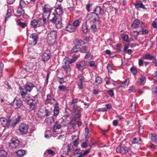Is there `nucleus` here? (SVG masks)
I'll use <instances>...</instances> for the list:
<instances>
[{
    "instance_id": "1",
    "label": "nucleus",
    "mask_w": 157,
    "mask_h": 157,
    "mask_svg": "<svg viewBox=\"0 0 157 157\" xmlns=\"http://www.w3.org/2000/svg\"><path fill=\"white\" fill-rule=\"evenodd\" d=\"M43 18H40V21H41L42 24H44L48 20L55 22L56 19V16L54 13H51V12H44L43 15Z\"/></svg>"
},
{
    "instance_id": "34",
    "label": "nucleus",
    "mask_w": 157,
    "mask_h": 157,
    "mask_svg": "<svg viewBox=\"0 0 157 157\" xmlns=\"http://www.w3.org/2000/svg\"><path fill=\"white\" fill-rule=\"evenodd\" d=\"M7 155V152L3 150L0 151V156L1 157H6Z\"/></svg>"
},
{
    "instance_id": "19",
    "label": "nucleus",
    "mask_w": 157,
    "mask_h": 157,
    "mask_svg": "<svg viewBox=\"0 0 157 157\" xmlns=\"http://www.w3.org/2000/svg\"><path fill=\"white\" fill-rule=\"evenodd\" d=\"M67 59V57H65V59L64 60V61L65 62L63 66V68L64 69V71L66 72H67L70 68V66L69 65V62L66 61V59Z\"/></svg>"
},
{
    "instance_id": "15",
    "label": "nucleus",
    "mask_w": 157,
    "mask_h": 157,
    "mask_svg": "<svg viewBox=\"0 0 157 157\" xmlns=\"http://www.w3.org/2000/svg\"><path fill=\"white\" fill-rule=\"evenodd\" d=\"M30 38L32 39V41H33L32 43L31 44L33 45H35L38 41V35L35 33L32 34L30 36Z\"/></svg>"
},
{
    "instance_id": "63",
    "label": "nucleus",
    "mask_w": 157,
    "mask_h": 157,
    "mask_svg": "<svg viewBox=\"0 0 157 157\" xmlns=\"http://www.w3.org/2000/svg\"><path fill=\"white\" fill-rule=\"evenodd\" d=\"M105 80L107 84H108L110 82V79L108 77H106L105 78Z\"/></svg>"
},
{
    "instance_id": "59",
    "label": "nucleus",
    "mask_w": 157,
    "mask_h": 157,
    "mask_svg": "<svg viewBox=\"0 0 157 157\" xmlns=\"http://www.w3.org/2000/svg\"><path fill=\"white\" fill-rule=\"evenodd\" d=\"M108 94L110 96H113L114 95L113 91L112 90H110L107 91Z\"/></svg>"
},
{
    "instance_id": "23",
    "label": "nucleus",
    "mask_w": 157,
    "mask_h": 157,
    "mask_svg": "<svg viewBox=\"0 0 157 157\" xmlns=\"http://www.w3.org/2000/svg\"><path fill=\"white\" fill-rule=\"evenodd\" d=\"M52 10V7L48 4L45 5L43 8L44 12H51Z\"/></svg>"
},
{
    "instance_id": "18",
    "label": "nucleus",
    "mask_w": 157,
    "mask_h": 157,
    "mask_svg": "<svg viewBox=\"0 0 157 157\" xmlns=\"http://www.w3.org/2000/svg\"><path fill=\"white\" fill-rule=\"evenodd\" d=\"M0 122L1 125L3 127L7 126L8 127V120L4 117L0 118Z\"/></svg>"
},
{
    "instance_id": "33",
    "label": "nucleus",
    "mask_w": 157,
    "mask_h": 157,
    "mask_svg": "<svg viewBox=\"0 0 157 157\" xmlns=\"http://www.w3.org/2000/svg\"><path fill=\"white\" fill-rule=\"evenodd\" d=\"M61 127V125L59 124L58 123L56 122L54 126V130L55 132H56V130L60 129Z\"/></svg>"
},
{
    "instance_id": "40",
    "label": "nucleus",
    "mask_w": 157,
    "mask_h": 157,
    "mask_svg": "<svg viewBox=\"0 0 157 157\" xmlns=\"http://www.w3.org/2000/svg\"><path fill=\"white\" fill-rule=\"evenodd\" d=\"M101 82L102 79L100 77L98 76L96 78L95 82L97 84L101 83Z\"/></svg>"
},
{
    "instance_id": "62",
    "label": "nucleus",
    "mask_w": 157,
    "mask_h": 157,
    "mask_svg": "<svg viewBox=\"0 0 157 157\" xmlns=\"http://www.w3.org/2000/svg\"><path fill=\"white\" fill-rule=\"evenodd\" d=\"M142 34L143 35H146L148 33V31L147 29H143L142 31Z\"/></svg>"
},
{
    "instance_id": "43",
    "label": "nucleus",
    "mask_w": 157,
    "mask_h": 157,
    "mask_svg": "<svg viewBox=\"0 0 157 157\" xmlns=\"http://www.w3.org/2000/svg\"><path fill=\"white\" fill-rule=\"evenodd\" d=\"M132 36L135 38L137 37L139 35V32L137 31H133L131 33Z\"/></svg>"
},
{
    "instance_id": "14",
    "label": "nucleus",
    "mask_w": 157,
    "mask_h": 157,
    "mask_svg": "<svg viewBox=\"0 0 157 157\" xmlns=\"http://www.w3.org/2000/svg\"><path fill=\"white\" fill-rule=\"evenodd\" d=\"M51 57L50 52L48 50L45 51L42 56V60L44 61H46L49 60Z\"/></svg>"
},
{
    "instance_id": "41",
    "label": "nucleus",
    "mask_w": 157,
    "mask_h": 157,
    "mask_svg": "<svg viewBox=\"0 0 157 157\" xmlns=\"http://www.w3.org/2000/svg\"><path fill=\"white\" fill-rule=\"evenodd\" d=\"M140 139L139 138H134L132 140V142L133 144H136L138 143L139 141H140Z\"/></svg>"
},
{
    "instance_id": "32",
    "label": "nucleus",
    "mask_w": 157,
    "mask_h": 157,
    "mask_svg": "<svg viewBox=\"0 0 157 157\" xmlns=\"http://www.w3.org/2000/svg\"><path fill=\"white\" fill-rule=\"evenodd\" d=\"M22 97L23 100L24 101L28 102L29 103L30 102V101L33 98H31L28 96H26V95L24 96H22Z\"/></svg>"
},
{
    "instance_id": "57",
    "label": "nucleus",
    "mask_w": 157,
    "mask_h": 157,
    "mask_svg": "<svg viewBox=\"0 0 157 157\" xmlns=\"http://www.w3.org/2000/svg\"><path fill=\"white\" fill-rule=\"evenodd\" d=\"M129 82V79L128 78H127L124 82H123V84L125 86H128Z\"/></svg>"
},
{
    "instance_id": "25",
    "label": "nucleus",
    "mask_w": 157,
    "mask_h": 157,
    "mask_svg": "<svg viewBox=\"0 0 157 157\" xmlns=\"http://www.w3.org/2000/svg\"><path fill=\"white\" fill-rule=\"evenodd\" d=\"M56 12L57 14L59 15H60L63 14V11L62 7L61 5L56 7Z\"/></svg>"
},
{
    "instance_id": "53",
    "label": "nucleus",
    "mask_w": 157,
    "mask_h": 157,
    "mask_svg": "<svg viewBox=\"0 0 157 157\" xmlns=\"http://www.w3.org/2000/svg\"><path fill=\"white\" fill-rule=\"evenodd\" d=\"M47 152L48 154L53 155H55V152L51 150H47Z\"/></svg>"
},
{
    "instance_id": "2",
    "label": "nucleus",
    "mask_w": 157,
    "mask_h": 157,
    "mask_svg": "<svg viewBox=\"0 0 157 157\" xmlns=\"http://www.w3.org/2000/svg\"><path fill=\"white\" fill-rule=\"evenodd\" d=\"M57 36V32L56 30H52L48 33L46 39L49 45L53 44L55 42Z\"/></svg>"
},
{
    "instance_id": "60",
    "label": "nucleus",
    "mask_w": 157,
    "mask_h": 157,
    "mask_svg": "<svg viewBox=\"0 0 157 157\" xmlns=\"http://www.w3.org/2000/svg\"><path fill=\"white\" fill-rule=\"evenodd\" d=\"M107 69L109 71V72L111 73H112V72L111 71V70H112V67L110 64H109L107 65Z\"/></svg>"
},
{
    "instance_id": "21",
    "label": "nucleus",
    "mask_w": 157,
    "mask_h": 157,
    "mask_svg": "<svg viewBox=\"0 0 157 157\" xmlns=\"http://www.w3.org/2000/svg\"><path fill=\"white\" fill-rule=\"evenodd\" d=\"M140 23V21L138 19H136L135 20L131 25L132 29H133L138 27Z\"/></svg>"
},
{
    "instance_id": "13",
    "label": "nucleus",
    "mask_w": 157,
    "mask_h": 157,
    "mask_svg": "<svg viewBox=\"0 0 157 157\" xmlns=\"http://www.w3.org/2000/svg\"><path fill=\"white\" fill-rule=\"evenodd\" d=\"M44 24H42L41 21H40V19L38 20L35 19L31 21L30 23L31 27L34 28Z\"/></svg>"
},
{
    "instance_id": "58",
    "label": "nucleus",
    "mask_w": 157,
    "mask_h": 157,
    "mask_svg": "<svg viewBox=\"0 0 157 157\" xmlns=\"http://www.w3.org/2000/svg\"><path fill=\"white\" fill-rule=\"evenodd\" d=\"M139 129V133L140 134H142L144 132V128L143 126L140 125Z\"/></svg>"
},
{
    "instance_id": "54",
    "label": "nucleus",
    "mask_w": 157,
    "mask_h": 157,
    "mask_svg": "<svg viewBox=\"0 0 157 157\" xmlns=\"http://www.w3.org/2000/svg\"><path fill=\"white\" fill-rule=\"evenodd\" d=\"M20 4L21 7H24L25 5V3L24 0H21L20 2Z\"/></svg>"
},
{
    "instance_id": "3",
    "label": "nucleus",
    "mask_w": 157,
    "mask_h": 157,
    "mask_svg": "<svg viewBox=\"0 0 157 157\" xmlns=\"http://www.w3.org/2000/svg\"><path fill=\"white\" fill-rule=\"evenodd\" d=\"M34 87L33 85L31 83H29L26 84L25 86H20V94L21 96L26 95L28 92H30Z\"/></svg>"
},
{
    "instance_id": "46",
    "label": "nucleus",
    "mask_w": 157,
    "mask_h": 157,
    "mask_svg": "<svg viewBox=\"0 0 157 157\" xmlns=\"http://www.w3.org/2000/svg\"><path fill=\"white\" fill-rule=\"evenodd\" d=\"M79 144V139L78 138L76 139L73 142V145L75 147H78Z\"/></svg>"
},
{
    "instance_id": "7",
    "label": "nucleus",
    "mask_w": 157,
    "mask_h": 157,
    "mask_svg": "<svg viewBox=\"0 0 157 157\" xmlns=\"http://www.w3.org/2000/svg\"><path fill=\"white\" fill-rule=\"evenodd\" d=\"M20 118V117L18 116L17 117L12 118L11 119H8V127H9L10 126L14 127L18 122Z\"/></svg>"
},
{
    "instance_id": "24",
    "label": "nucleus",
    "mask_w": 157,
    "mask_h": 157,
    "mask_svg": "<svg viewBox=\"0 0 157 157\" xmlns=\"http://www.w3.org/2000/svg\"><path fill=\"white\" fill-rule=\"evenodd\" d=\"M135 6L137 9L142 8L143 9L146 10L147 9L144 7V5L143 4L142 2L139 1L136 2L135 5Z\"/></svg>"
},
{
    "instance_id": "56",
    "label": "nucleus",
    "mask_w": 157,
    "mask_h": 157,
    "mask_svg": "<svg viewBox=\"0 0 157 157\" xmlns=\"http://www.w3.org/2000/svg\"><path fill=\"white\" fill-rule=\"evenodd\" d=\"M157 92L156 87L155 86H153L152 87V92L153 93H155Z\"/></svg>"
},
{
    "instance_id": "6",
    "label": "nucleus",
    "mask_w": 157,
    "mask_h": 157,
    "mask_svg": "<svg viewBox=\"0 0 157 157\" xmlns=\"http://www.w3.org/2000/svg\"><path fill=\"white\" fill-rule=\"evenodd\" d=\"M11 104L12 105L14 108L18 109L21 107L22 105V101L19 98L16 97Z\"/></svg>"
},
{
    "instance_id": "51",
    "label": "nucleus",
    "mask_w": 157,
    "mask_h": 157,
    "mask_svg": "<svg viewBox=\"0 0 157 157\" xmlns=\"http://www.w3.org/2000/svg\"><path fill=\"white\" fill-rule=\"evenodd\" d=\"M77 121H76L75 120L73 119L69 123L71 125H72V126H73L77 124Z\"/></svg>"
},
{
    "instance_id": "28",
    "label": "nucleus",
    "mask_w": 157,
    "mask_h": 157,
    "mask_svg": "<svg viewBox=\"0 0 157 157\" xmlns=\"http://www.w3.org/2000/svg\"><path fill=\"white\" fill-rule=\"evenodd\" d=\"M82 29L84 33L86 34L88 33V29L86 23H84L83 24Z\"/></svg>"
},
{
    "instance_id": "16",
    "label": "nucleus",
    "mask_w": 157,
    "mask_h": 157,
    "mask_svg": "<svg viewBox=\"0 0 157 157\" xmlns=\"http://www.w3.org/2000/svg\"><path fill=\"white\" fill-rule=\"evenodd\" d=\"M66 29L67 31L69 33H72L75 31L76 29L73 24L69 23L67 24L66 26Z\"/></svg>"
},
{
    "instance_id": "35",
    "label": "nucleus",
    "mask_w": 157,
    "mask_h": 157,
    "mask_svg": "<svg viewBox=\"0 0 157 157\" xmlns=\"http://www.w3.org/2000/svg\"><path fill=\"white\" fill-rule=\"evenodd\" d=\"M151 140L153 142H155L157 141V136L154 133L151 134Z\"/></svg>"
},
{
    "instance_id": "22",
    "label": "nucleus",
    "mask_w": 157,
    "mask_h": 157,
    "mask_svg": "<svg viewBox=\"0 0 157 157\" xmlns=\"http://www.w3.org/2000/svg\"><path fill=\"white\" fill-rule=\"evenodd\" d=\"M138 83L140 85H143L145 82V78L143 75H141L139 78Z\"/></svg>"
},
{
    "instance_id": "52",
    "label": "nucleus",
    "mask_w": 157,
    "mask_h": 157,
    "mask_svg": "<svg viewBox=\"0 0 157 157\" xmlns=\"http://www.w3.org/2000/svg\"><path fill=\"white\" fill-rule=\"evenodd\" d=\"M90 29L91 31L95 32L96 30V27L94 24L92 25L90 27Z\"/></svg>"
},
{
    "instance_id": "39",
    "label": "nucleus",
    "mask_w": 157,
    "mask_h": 157,
    "mask_svg": "<svg viewBox=\"0 0 157 157\" xmlns=\"http://www.w3.org/2000/svg\"><path fill=\"white\" fill-rule=\"evenodd\" d=\"M58 90L60 91H64L67 90V88L65 86L61 85L58 87Z\"/></svg>"
},
{
    "instance_id": "4",
    "label": "nucleus",
    "mask_w": 157,
    "mask_h": 157,
    "mask_svg": "<svg viewBox=\"0 0 157 157\" xmlns=\"http://www.w3.org/2000/svg\"><path fill=\"white\" fill-rule=\"evenodd\" d=\"M87 19L90 21V23H94L98 21L99 16L94 13H91L88 14L87 16Z\"/></svg>"
},
{
    "instance_id": "50",
    "label": "nucleus",
    "mask_w": 157,
    "mask_h": 157,
    "mask_svg": "<svg viewBox=\"0 0 157 157\" xmlns=\"http://www.w3.org/2000/svg\"><path fill=\"white\" fill-rule=\"evenodd\" d=\"M78 77L79 79L80 83H82L84 81V78L83 76L81 74H79L78 76Z\"/></svg>"
},
{
    "instance_id": "29",
    "label": "nucleus",
    "mask_w": 157,
    "mask_h": 157,
    "mask_svg": "<svg viewBox=\"0 0 157 157\" xmlns=\"http://www.w3.org/2000/svg\"><path fill=\"white\" fill-rule=\"evenodd\" d=\"M101 8L98 6H97L94 10V13H95L96 15H97L98 16L101 13Z\"/></svg>"
},
{
    "instance_id": "37",
    "label": "nucleus",
    "mask_w": 157,
    "mask_h": 157,
    "mask_svg": "<svg viewBox=\"0 0 157 157\" xmlns=\"http://www.w3.org/2000/svg\"><path fill=\"white\" fill-rule=\"evenodd\" d=\"M67 153L66 154V155H68V153L69 152L73 150V146L71 145H68L67 147Z\"/></svg>"
},
{
    "instance_id": "42",
    "label": "nucleus",
    "mask_w": 157,
    "mask_h": 157,
    "mask_svg": "<svg viewBox=\"0 0 157 157\" xmlns=\"http://www.w3.org/2000/svg\"><path fill=\"white\" fill-rule=\"evenodd\" d=\"M122 39L123 40L126 42L129 41L128 36L127 35L125 34L122 36Z\"/></svg>"
},
{
    "instance_id": "49",
    "label": "nucleus",
    "mask_w": 157,
    "mask_h": 157,
    "mask_svg": "<svg viewBox=\"0 0 157 157\" xmlns=\"http://www.w3.org/2000/svg\"><path fill=\"white\" fill-rule=\"evenodd\" d=\"M3 68V64L2 63H0V77L2 76V74Z\"/></svg>"
},
{
    "instance_id": "44",
    "label": "nucleus",
    "mask_w": 157,
    "mask_h": 157,
    "mask_svg": "<svg viewBox=\"0 0 157 157\" xmlns=\"http://www.w3.org/2000/svg\"><path fill=\"white\" fill-rule=\"evenodd\" d=\"M144 58L140 59L138 60V64L139 66H142L144 65Z\"/></svg>"
},
{
    "instance_id": "45",
    "label": "nucleus",
    "mask_w": 157,
    "mask_h": 157,
    "mask_svg": "<svg viewBox=\"0 0 157 157\" xmlns=\"http://www.w3.org/2000/svg\"><path fill=\"white\" fill-rule=\"evenodd\" d=\"M130 71L134 75H136L137 73L136 68L134 67H132L131 68Z\"/></svg>"
},
{
    "instance_id": "26",
    "label": "nucleus",
    "mask_w": 157,
    "mask_h": 157,
    "mask_svg": "<svg viewBox=\"0 0 157 157\" xmlns=\"http://www.w3.org/2000/svg\"><path fill=\"white\" fill-rule=\"evenodd\" d=\"M15 153L19 157H22L25 154V151L23 150H21L15 152Z\"/></svg>"
},
{
    "instance_id": "38",
    "label": "nucleus",
    "mask_w": 157,
    "mask_h": 157,
    "mask_svg": "<svg viewBox=\"0 0 157 157\" xmlns=\"http://www.w3.org/2000/svg\"><path fill=\"white\" fill-rule=\"evenodd\" d=\"M52 136V132L50 130L47 131L45 134V137L46 138H48V137H51Z\"/></svg>"
},
{
    "instance_id": "12",
    "label": "nucleus",
    "mask_w": 157,
    "mask_h": 157,
    "mask_svg": "<svg viewBox=\"0 0 157 157\" xmlns=\"http://www.w3.org/2000/svg\"><path fill=\"white\" fill-rule=\"evenodd\" d=\"M51 103H55V105L54 113L55 116H57L59 114V104L54 99H52L51 100Z\"/></svg>"
},
{
    "instance_id": "8",
    "label": "nucleus",
    "mask_w": 157,
    "mask_h": 157,
    "mask_svg": "<svg viewBox=\"0 0 157 157\" xmlns=\"http://www.w3.org/2000/svg\"><path fill=\"white\" fill-rule=\"evenodd\" d=\"M18 130L21 134H25L28 132V126L25 124L22 123L19 125Z\"/></svg>"
},
{
    "instance_id": "61",
    "label": "nucleus",
    "mask_w": 157,
    "mask_h": 157,
    "mask_svg": "<svg viewBox=\"0 0 157 157\" xmlns=\"http://www.w3.org/2000/svg\"><path fill=\"white\" fill-rule=\"evenodd\" d=\"M89 64L90 67H93L95 66V63L93 61H91L89 62Z\"/></svg>"
},
{
    "instance_id": "30",
    "label": "nucleus",
    "mask_w": 157,
    "mask_h": 157,
    "mask_svg": "<svg viewBox=\"0 0 157 157\" xmlns=\"http://www.w3.org/2000/svg\"><path fill=\"white\" fill-rule=\"evenodd\" d=\"M11 15V10L10 9H8L5 18V21H6L8 20V18H9Z\"/></svg>"
},
{
    "instance_id": "27",
    "label": "nucleus",
    "mask_w": 157,
    "mask_h": 157,
    "mask_svg": "<svg viewBox=\"0 0 157 157\" xmlns=\"http://www.w3.org/2000/svg\"><path fill=\"white\" fill-rule=\"evenodd\" d=\"M61 122L63 125L64 126L67 125L69 123V122L64 116H63V119L61 120Z\"/></svg>"
},
{
    "instance_id": "47",
    "label": "nucleus",
    "mask_w": 157,
    "mask_h": 157,
    "mask_svg": "<svg viewBox=\"0 0 157 157\" xmlns=\"http://www.w3.org/2000/svg\"><path fill=\"white\" fill-rule=\"evenodd\" d=\"M75 26V28L76 29V27L78 26L79 25V22L78 21L76 20L74 21L73 24H72Z\"/></svg>"
},
{
    "instance_id": "9",
    "label": "nucleus",
    "mask_w": 157,
    "mask_h": 157,
    "mask_svg": "<svg viewBox=\"0 0 157 157\" xmlns=\"http://www.w3.org/2000/svg\"><path fill=\"white\" fill-rule=\"evenodd\" d=\"M19 141L15 138H12L11 140V142L9 143L10 147L12 148H16L19 145Z\"/></svg>"
},
{
    "instance_id": "10",
    "label": "nucleus",
    "mask_w": 157,
    "mask_h": 157,
    "mask_svg": "<svg viewBox=\"0 0 157 157\" xmlns=\"http://www.w3.org/2000/svg\"><path fill=\"white\" fill-rule=\"evenodd\" d=\"M38 102V101L37 99L34 97L30 101L29 103L30 104V109L31 110L34 109L36 106L37 103Z\"/></svg>"
},
{
    "instance_id": "20",
    "label": "nucleus",
    "mask_w": 157,
    "mask_h": 157,
    "mask_svg": "<svg viewBox=\"0 0 157 157\" xmlns=\"http://www.w3.org/2000/svg\"><path fill=\"white\" fill-rule=\"evenodd\" d=\"M77 68L79 70H82L85 66V61H82L76 64Z\"/></svg>"
},
{
    "instance_id": "31",
    "label": "nucleus",
    "mask_w": 157,
    "mask_h": 157,
    "mask_svg": "<svg viewBox=\"0 0 157 157\" xmlns=\"http://www.w3.org/2000/svg\"><path fill=\"white\" fill-rule=\"evenodd\" d=\"M80 45L79 44H77L74 46L72 49V51L74 52H77L80 50Z\"/></svg>"
},
{
    "instance_id": "11",
    "label": "nucleus",
    "mask_w": 157,
    "mask_h": 157,
    "mask_svg": "<svg viewBox=\"0 0 157 157\" xmlns=\"http://www.w3.org/2000/svg\"><path fill=\"white\" fill-rule=\"evenodd\" d=\"M15 15L17 17H20L22 15L23 17L26 19L28 18V16L24 13V10L20 7L18 8Z\"/></svg>"
},
{
    "instance_id": "17",
    "label": "nucleus",
    "mask_w": 157,
    "mask_h": 157,
    "mask_svg": "<svg viewBox=\"0 0 157 157\" xmlns=\"http://www.w3.org/2000/svg\"><path fill=\"white\" fill-rule=\"evenodd\" d=\"M54 23H55L56 27L57 29H60L63 27V24L61 20L60 19H58L57 17L56 20Z\"/></svg>"
},
{
    "instance_id": "48",
    "label": "nucleus",
    "mask_w": 157,
    "mask_h": 157,
    "mask_svg": "<svg viewBox=\"0 0 157 157\" xmlns=\"http://www.w3.org/2000/svg\"><path fill=\"white\" fill-rule=\"evenodd\" d=\"M17 24L18 25L24 28L25 27V24L24 23H22L19 21H17Z\"/></svg>"
},
{
    "instance_id": "64",
    "label": "nucleus",
    "mask_w": 157,
    "mask_h": 157,
    "mask_svg": "<svg viewBox=\"0 0 157 157\" xmlns=\"http://www.w3.org/2000/svg\"><path fill=\"white\" fill-rule=\"evenodd\" d=\"M90 152V149H87L86 150L85 152L83 153V155L84 156L86 155L88 153H89Z\"/></svg>"
},
{
    "instance_id": "36",
    "label": "nucleus",
    "mask_w": 157,
    "mask_h": 157,
    "mask_svg": "<svg viewBox=\"0 0 157 157\" xmlns=\"http://www.w3.org/2000/svg\"><path fill=\"white\" fill-rule=\"evenodd\" d=\"M144 59H149V60H152L154 59V57L151 54H146L145 55V57H144Z\"/></svg>"
},
{
    "instance_id": "55",
    "label": "nucleus",
    "mask_w": 157,
    "mask_h": 157,
    "mask_svg": "<svg viewBox=\"0 0 157 157\" xmlns=\"http://www.w3.org/2000/svg\"><path fill=\"white\" fill-rule=\"evenodd\" d=\"M80 151L81 150L80 148H79L75 150V151L74 153V155H77L79 154H80Z\"/></svg>"
},
{
    "instance_id": "5",
    "label": "nucleus",
    "mask_w": 157,
    "mask_h": 157,
    "mask_svg": "<svg viewBox=\"0 0 157 157\" xmlns=\"http://www.w3.org/2000/svg\"><path fill=\"white\" fill-rule=\"evenodd\" d=\"M128 150L129 149L128 147L121 144L118 146L116 148L117 152L122 155L125 154L127 153Z\"/></svg>"
}]
</instances>
